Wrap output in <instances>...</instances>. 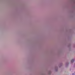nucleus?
Wrapping results in <instances>:
<instances>
[{
    "instance_id": "nucleus-1",
    "label": "nucleus",
    "mask_w": 75,
    "mask_h": 75,
    "mask_svg": "<svg viewBox=\"0 0 75 75\" xmlns=\"http://www.w3.org/2000/svg\"><path fill=\"white\" fill-rule=\"evenodd\" d=\"M74 59H72L71 61V63H73L74 62Z\"/></svg>"
}]
</instances>
